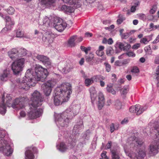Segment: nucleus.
<instances>
[{
	"mask_svg": "<svg viewBox=\"0 0 159 159\" xmlns=\"http://www.w3.org/2000/svg\"><path fill=\"white\" fill-rule=\"evenodd\" d=\"M39 23L40 25H43L48 27L50 24V20L48 17L45 16L42 20H39Z\"/></svg>",
	"mask_w": 159,
	"mask_h": 159,
	"instance_id": "18",
	"label": "nucleus"
},
{
	"mask_svg": "<svg viewBox=\"0 0 159 159\" xmlns=\"http://www.w3.org/2000/svg\"><path fill=\"white\" fill-rule=\"evenodd\" d=\"M155 77L156 80H158L159 78V66H157L156 69V72L155 73Z\"/></svg>",
	"mask_w": 159,
	"mask_h": 159,
	"instance_id": "40",
	"label": "nucleus"
},
{
	"mask_svg": "<svg viewBox=\"0 0 159 159\" xmlns=\"http://www.w3.org/2000/svg\"><path fill=\"white\" fill-rule=\"evenodd\" d=\"M7 101L6 104H5L4 101L2 103H0V113L2 115H4L6 112V106L10 107L11 106L14 108L16 107H20L21 108H23L25 106V99L24 97L20 98H16L13 104H11V98L9 97Z\"/></svg>",
	"mask_w": 159,
	"mask_h": 159,
	"instance_id": "5",
	"label": "nucleus"
},
{
	"mask_svg": "<svg viewBox=\"0 0 159 159\" xmlns=\"http://www.w3.org/2000/svg\"><path fill=\"white\" fill-rule=\"evenodd\" d=\"M112 85L111 84H110L108 85L107 86L106 89L107 91L109 93H111L113 94H114L116 93V91L112 88Z\"/></svg>",
	"mask_w": 159,
	"mask_h": 159,
	"instance_id": "31",
	"label": "nucleus"
},
{
	"mask_svg": "<svg viewBox=\"0 0 159 159\" xmlns=\"http://www.w3.org/2000/svg\"><path fill=\"white\" fill-rule=\"evenodd\" d=\"M104 49V46H99L98 50L96 51V54L98 56H102L104 54V53L103 51Z\"/></svg>",
	"mask_w": 159,
	"mask_h": 159,
	"instance_id": "28",
	"label": "nucleus"
},
{
	"mask_svg": "<svg viewBox=\"0 0 159 159\" xmlns=\"http://www.w3.org/2000/svg\"><path fill=\"white\" fill-rule=\"evenodd\" d=\"M107 152H103L101 154V158L100 159H109V158L106 155Z\"/></svg>",
	"mask_w": 159,
	"mask_h": 159,
	"instance_id": "43",
	"label": "nucleus"
},
{
	"mask_svg": "<svg viewBox=\"0 0 159 159\" xmlns=\"http://www.w3.org/2000/svg\"><path fill=\"white\" fill-rule=\"evenodd\" d=\"M111 159H119L120 152L116 149H111Z\"/></svg>",
	"mask_w": 159,
	"mask_h": 159,
	"instance_id": "20",
	"label": "nucleus"
},
{
	"mask_svg": "<svg viewBox=\"0 0 159 159\" xmlns=\"http://www.w3.org/2000/svg\"><path fill=\"white\" fill-rule=\"evenodd\" d=\"M5 135V131L0 130V140H2L4 137Z\"/></svg>",
	"mask_w": 159,
	"mask_h": 159,
	"instance_id": "44",
	"label": "nucleus"
},
{
	"mask_svg": "<svg viewBox=\"0 0 159 159\" xmlns=\"http://www.w3.org/2000/svg\"><path fill=\"white\" fill-rule=\"evenodd\" d=\"M20 115L21 117H24L26 115V114L24 111H22L20 112Z\"/></svg>",
	"mask_w": 159,
	"mask_h": 159,
	"instance_id": "64",
	"label": "nucleus"
},
{
	"mask_svg": "<svg viewBox=\"0 0 159 159\" xmlns=\"http://www.w3.org/2000/svg\"><path fill=\"white\" fill-rule=\"evenodd\" d=\"M0 151L5 155L7 156L11 155L13 152V150L11 149V146L8 144L5 146H3L0 147Z\"/></svg>",
	"mask_w": 159,
	"mask_h": 159,
	"instance_id": "14",
	"label": "nucleus"
},
{
	"mask_svg": "<svg viewBox=\"0 0 159 159\" xmlns=\"http://www.w3.org/2000/svg\"><path fill=\"white\" fill-rule=\"evenodd\" d=\"M112 76L113 77L112 80V81L113 82L116 81V75L114 74H112Z\"/></svg>",
	"mask_w": 159,
	"mask_h": 159,
	"instance_id": "62",
	"label": "nucleus"
},
{
	"mask_svg": "<svg viewBox=\"0 0 159 159\" xmlns=\"http://www.w3.org/2000/svg\"><path fill=\"white\" fill-rule=\"evenodd\" d=\"M126 45L124 46L123 51H128L131 48V46L130 44L126 43Z\"/></svg>",
	"mask_w": 159,
	"mask_h": 159,
	"instance_id": "46",
	"label": "nucleus"
},
{
	"mask_svg": "<svg viewBox=\"0 0 159 159\" xmlns=\"http://www.w3.org/2000/svg\"><path fill=\"white\" fill-rule=\"evenodd\" d=\"M115 65L116 66H122V61H116L115 63Z\"/></svg>",
	"mask_w": 159,
	"mask_h": 159,
	"instance_id": "58",
	"label": "nucleus"
},
{
	"mask_svg": "<svg viewBox=\"0 0 159 159\" xmlns=\"http://www.w3.org/2000/svg\"><path fill=\"white\" fill-rule=\"evenodd\" d=\"M129 61V60L128 59L124 60L122 61V65H124L128 64Z\"/></svg>",
	"mask_w": 159,
	"mask_h": 159,
	"instance_id": "55",
	"label": "nucleus"
},
{
	"mask_svg": "<svg viewBox=\"0 0 159 159\" xmlns=\"http://www.w3.org/2000/svg\"><path fill=\"white\" fill-rule=\"evenodd\" d=\"M157 7L156 5H153L152 8L150 10V13L151 14H154L156 11H157Z\"/></svg>",
	"mask_w": 159,
	"mask_h": 159,
	"instance_id": "39",
	"label": "nucleus"
},
{
	"mask_svg": "<svg viewBox=\"0 0 159 159\" xmlns=\"http://www.w3.org/2000/svg\"><path fill=\"white\" fill-rule=\"evenodd\" d=\"M154 131L156 133L155 140L149 145V151L148 155L150 157L155 155L158 153L159 149V125L154 127Z\"/></svg>",
	"mask_w": 159,
	"mask_h": 159,
	"instance_id": "6",
	"label": "nucleus"
},
{
	"mask_svg": "<svg viewBox=\"0 0 159 159\" xmlns=\"http://www.w3.org/2000/svg\"><path fill=\"white\" fill-rule=\"evenodd\" d=\"M72 92L70 84L63 83L61 87L57 88L54 92V102L55 105L58 106L68 100Z\"/></svg>",
	"mask_w": 159,
	"mask_h": 159,
	"instance_id": "3",
	"label": "nucleus"
},
{
	"mask_svg": "<svg viewBox=\"0 0 159 159\" xmlns=\"http://www.w3.org/2000/svg\"><path fill=\"white\" fill-rule=\"evenodd\" d=\"M130 34L128 33H125L122 34V39H127L130 36Z\"/></svg>",
	"mask_w": 159,
	"mask_h": 159,
	"instance_id": "45",
	"label": "nucleus"
},
{
	"mask_svg": "<svg viewBox=\"0 0 159 159\" xmlns=\"http://www.w3.org/2000/svg\"><path fill=\"white\" fill-rule=\"evenodd\" d=\"M98 107L99 110H101L104 106L105 99L102 93H100L98 94Z\"/></svg>",
	"mask_w": 159,
	"mask_h": 159,
	"instance_id": "15",
	"label": "nucleus"
},
{
	"mask_svg": "<svg viewBox=\"0 0 159 159\" xmlns=\"http://www.w3.org/2000/svg\"><path fill=\"white\" fill-rule=\"evenodd\" d=\"M77 140V139L76 136H73V135H71V136L69 137V143L68 144H69L70 145V148H73L74 147Z\"/></svg>",
	"mask_w": 159,
	"mask_h": 159,
	"instance_id": "21",
	"label": "nucleus"
},
{
	"mask_svg": "<svg viewBox=\"0 0 159 159\" xmlns=\"http://www.w3.org/2000/svg\"><path fill=\"white\" fill-rule=\"evenodd\" d=\"M76 114H75L73 111L69 110H66L65 111L59 114L57 116V121L62 127H64L67 125L69 122V119H71Z\"/></svg>",
	"mask_w": 159,
	"mask_h": 159,
	"instance_id": "7",
	"label": "nucleus"
},
{
	"mask_svg": "<svg viewBox=\"0 0 159 159\" xmlns=\"http://www.w3.org/2000/svg\"><path fill=\"white\" fill-rule=\"evenodd\" d=\"M137 15L138 16V18L139 19L143 20H146V16L145 14H139Z\"/></svg>",
	"mask_w": 159,
	"mask_h": 159,
	"instance_id": "41",
	"label": "nucleus"
},
{
	"mask_svg": "<svg viewBox=\"0 0 159 159\" xmlns=\"http://www.w3.org/2000/svg\"><path fill=\"white\" fill-rule=\"evenodd\" d=\"M76 38V36H73L70 38L68 42V45L69 46L72 47L75 45V41Z\"/></svg>",
	"mask_w": 159,
	"mask_h": 159,
	"instance_id": "27",
	"label": "nucleus"
},
{
	"mask_svg": "<svg viewBox=\"0 0 159 159\" xmlns=\"http://www.w3.org/2000/svg\"><path fill=\"white\" fill-rule=\"evenodd\" d=\"M74 0H62L63 1L66 3H69L70 4H74L75 3L74 2H71V1H73Z\"/></svg>",
	"mask_w": 159,
	"mask_h": 159,
	"instance_id": "59",
	"label": "nucleus"
},
{
	"mask_svg": "<svg viewBox=\"0 0 159 159\" xmlns=\"http://www.w3.org/2000/svg\"><path fill=\"white\" fill-rule=\"evenodd\" d=\"M20 51V52L21 55L22 56H25L27 54L26 50L25 49H21Z\"/></svg>",
	"mask_w": 159,
	"mask_h": 159,
	"instance_id": "52",
	"label": "nucleus"
},
{
	"mask_svg": "<svg viewBox=\"0 0 159 159\" xmlns=\"http://www.w3.org/2000/svg\"><path fill=\"white\" fill-rule=\"evenodd\" d=\"M118 17L119 18L117 20V23L118 24H120L123 20H125V17L121 14H119Z\"/></svg>",
	"mask_w": 159,
	"mask_h": 159,
	"instance_id": "35",
	"label": "nucleus"
},
{
	"mask_svg": "<svg viewBox=\"0 0 159 159\" xmlns=\"http://www.w3.org/2000/svg\"><path fill=\"white\" fill-rule=\"evenodd\" d=\"M5 20L6 23V26L13 27V26L14 25V22L13 20L9 16H6Z\"/></svg>",
	"mask_w": 159,
	"mask_h": 159,
	"instance_id": "23",
	"label": "nucleus"
},
{
	"mask_svg": "<svg viewBox=\"0 0 159 159\" xmlns=\"http://www.w3.org/2000/svg\"><path fill=\"white\" fill-rule=\"evenodd\" d=\"M55 28L58 31H63L66 26V24L63 22L61 19L56 18L55 19Z\"/></svg>",
	"mask_w": 159,
	"mask_h": 159,
	"instance_id": "13",
	"label": "nucleus"
},
{
	"mask_svg": "<svg viewBox=\"0 0 159 159\" xmlns=\"http://www.w3.org/2000/svg\"><path fill=\"white\" fill-rule=\"evenodd\" d=\"M140 46V44L139 43H136L132 47V48L134 49H137Z\"/></svg>",
	"mask_w": 159,
	"mask_h": 159,
	"instance_id": "50",
	"label": "nucleus"
},
{
	"mask_svg": "<svg viewBox=\"0 0 159 159\" xmlns=\"http://www.w3.org/2000/svg\"><path fill=\"white\" fill-rule=\"evenodd\" d=\"M7 11L8 14L12 15L15 12V10L12 7H10L7 9Z\"/></svg>",
	"mask_w": 159,
	"mask_h": 159,
	"instance_id": "37",
	"label": "nucleus"
},
{
	"mask_svg": "<svg viewBox=\"0 0 159 159\" xmlns=\"http://www.w3.org/2000/svg\"><path fill=\"white\" fill-rule=\"evenodd\" d=\"M131 71L133 73H137L139 72V70L137 67L134 66L131 70Z\"/></svg>",
	"mask_w": 159,
	"mask_h": 159,
	"instance_id": "48",
	"label": "nucleus"
},
{
	"mask_svg": "<svg viewBox=\"0 0 159 159\" xmlns=\"http://www.w3.org/2000/svg\"><path fill=\"white\" fill-rule=\"evenodd\" d=\"M73 69V66L69 64H66L64 68V70L65 72H69L71 71Z\"/></svg>",
	"mask_w": 159,
	"mask_h": 159,
	"instance_id": "32",
	"label": "nucleus"
},
{
	"mask_svg": "<svg viewBox=\"0 0 159 159\" xmlns=\"http://www.w3.org/2000/svg\"><path fill=\"white\" fill-rule=\"evenodd\" d=\"M9 74V72L7 70L3 71L2 74L0 75V79L2 81H6L7 80L8 76Z\"/></svg>",
	"mask_w": 159,
	"mask_h": 159,
	"instance_id": "24",
	"label": "nucleus"
},
{
	"mask_svg": "<svg viewBox=\"0 0 159 159\" xmlns=\"http://www.w3.org/2000/svg\"><path fill=\"white\" fill-rule=\"evenodd\" d=\"M125 45L122 43L120 42L119 43V48L121 50H123L124 48Z\"/></svg>",
	"mask_w": 159,
	"mask_h": 159,
	"instance_id": "54",
	"label": "nucleus"
},
{
	"mask_svg": "<svg viewBox=\"0 0 159 159\" xmlns=\"http://www.w3.org/2000/svg\"><path fill=\"white\" fill-rule=\"evenodd\" d=\"M136 40V39L135 38H133L132 37H130L128 40L129 42L130 43H133L134 41Z\"/></svg>",
	"mask_w": 159,
	"mask_h": 159,
	"instance_id": "63",
	"label": "nucleus"
},
{
	"mask_svg": "<svg viewBox=\"0 0 159 159\" xmlns=\"http://www.w3.org/2000/svg\"><path fill=\"white\" fill-rule=\"evenodd\" d=\"M110 131L111 133H112L114 132L115 130L114 125L113 123H112L110 126Z\"/></svg>",
	"mask_w": 159,
	"mask_h": 159,
	"instance_id": "56",
	"label": "nucleus"
},
{
	"mask_svg": "<svg viewBox=\"0 0 159 159\" xmlns=\"http://www.w3.org/2000/svg\"><path fill=\"white\" fill-rule=\"evenodd\" d=\"M140 42L141 43H143L146 44L147 43V42H148V41L146 38H144L141 39Z\"/></svg>",
	"mask_w": 159,
	"mask_h": 159,
	"instance_id": "53",
	"label": "nucleus"
},
{
	"mask_svg": "<svg viewBox=\"0 0 159 159\" xmlns=\"http://www.w3.org/2000/svg\"><path fill=\"white\" fill-rule=\"evenodd\" d=\"M106 66V71L108 72H109L110 71L111 69V65L108 64H107Z\"/></svg>",
	"mask_w": 159,
	"mask_h": 159,
	"instance_id": "57",
	"label": "nucleus"
},
{
	"mask_svg": "<svg viewBox=\"0 0 159 159\" xmlns=\"http://www.w3.org/2000/svg\"><path fill=\"white\" fill-rule=\"evenodd\" d=\"M94 82L93 80L92 79V77L90 79H86L85 80L84 83L85 85L87 86H89L92 84Z\"/></svg>",
	"mask_w": 159,
	"mask_h": 159,
	"instance_id": "33",
	"label": "nucleus"
},
{
	"mask_svg": "<svg viewBox=\"0 0 159 159\" xmlns=\"http://www.w3.org/2000/svg\"><path fill=\"white\" fill-rule=\"evenodd\" d=\"M113 42V40L111 38H110L107 40V43L109 44H111Z\"/></svg>",
	"mask_w": 159,
	"mask_h": 159,
	"instance_id": "61",
	"label": "nucleus"
},
{
	"mask_svg": "<svg viewBox=\"0 0 159 159\" xmlns=\"http://www.w3.org/2000/svg\"><path fill=\"white\" fill-rule=\"evenodd\" d=\"M53 83V81L49 80L42 85V87L43 92L46 96H49L50 95L52 90V88L54 85Z\"/></svg>",
	"mask_w": 159,
	"mask_h": 159,
	"instance_id": "9",
	"label": "nucleus"
},
{
	"mask_svg": "<svg viewBox=\"0 0 159 159\" xmlns=\"http://www.w3.org/2000/svg\"><path fill=\"white\" fill-rule=\"evenodd\" d=\"M93 79V80L94 81L96 82H98L100 81L101 80H104L105 79V77L100 75H96L92 77Z\"/></svg>",
	"mask_w": 159,
	"mask_h": 159,
	"instance_id": "29",
	"label": "nucleus"
},
{
	"mask_svg": "<svg viewBox=\"0 0 159 159\" xmlns=\"http://www.w3.org/2000/svg\"><path fill=\"white\" fill-rule=\"evenodd\" d=\"M126 54L129 57H134L135 56V54L132 52L129 51L126 53Z\"/></svg>",
	"mask_w": 159,
	"mask_h": 159,
	"instance_id": "49",
	"label": "nucleus"
},
{
	"mask_svg": "<svg viewBox=\"0 0 159 159\" xmlns=\"http://www.w3.org/2000/svg\"><path fill=\"white\" fill-rule=\"evenodd\" d=\"M94 57V54L92 53H90L86 57V61L87 62H90L93 60Z\"/></svg>",
	"mask_w": 159,
	"mask_h": 159,
	"instance_id": "34",
	"label": "nucleus"
},
{
	"mask_svg": "<svg viewBox=\"0 0 159 159\" xmlns=\"http://www.w3.org/2000/svg\"><path fill=\"white\" fill-rule=\"evenodd\" d=\"M12 28V27L11 26L9 27V26L6 25V27L3 28L1 32L2 33H5L8 30H11Z\"/></svg>",
	"mask_w": 159,
	"mask_h": 159,
	"instance_id": "42",
	"label": "nucleus"
},
{
	"mask_svg": "<svg viewBox=\"0 0 159 159\" xmlns=\"http://www.w3.org/2000/svg\"><path fill=\"white\" fill-rule=\"evenodd\" d=\"M80 49L83 51H84L86 54H87L88 53V51L90 50L91 48L88 47L87 48H86L84 46H81L80 47Z\"/></svg>",
	"mask_w": 159,
	"mask_h": 159,
	"instance_id": "38",
	"label": "nucleus"
},
{
	"mask_svg": "<svg viewBox=\"0 0 159 159\" xmlns=\"http://www.w3.org/2000/svg\"><path fill=\"white\" fill-rule=\"evenodd\" d=\"M31 100L32 103L30 105L27 116L30 119H32L39 117L42 115L43 110L37 108L42 105L43 98L40 93L35 90L31 95Z\"/></svg>",
	"mask_w": 159,
	"mask_h": 159,
	"instance_id": "2",
	"label": "nucleus"
},
{
	"mask_svg": "<svg viewBox=\"0 0 159 159\" xmlns=\"http://www.w3.org/2000/svg\"><path fill=\"white\" fill-rule=\"evenodd\" d=\"M19 52L16 48H13L11 50L8 52V54L10 57L12 59V60H15L16 58L17 54Z\"/></svg>",
	"mask_w": 159,
	"mask_h": 159,
	"instance_id": "22",
	"label": "nucleus"
},
{
	"mask_svg": "<svg viewBox=\"0 0 159 159\" xmlns=\"http://www.w3.org/2000/svg\"><path fill=\"white\" fill-rule=\"evenodd\" d=\"M55 36V35L52 32L47 31L43 34L42 39L46 43L51 44L53 42V39Z\"/></svg>",
	"mask_w": 159,
	"mask_h": 159,
	"instance_id": "12",
	"label": "nucleus"
},
{
	"mask_svg": "<svg viewBox=\"0 0 159 159\" xmlns=\"http://www.w3.org/2000/svg\"><path fill=\"white\" fill-rule=\"evenodd\" d=\"M116 106V108L117 109H120L121 108V105L120 102L119 101H117L116 102V103L115 104Z\"/></svg>",
	"mask_w": 159,
	"mask_h": 159,
	"instance_id": "47",
	"label": "nucleus"
},
{
	"mask_svg": "<svg viewBox=\"0 0 159 159\" xmlns=\"http://www.w3.org/2000/svg\"><path fill=\"white\" fill-rule=\"evenodd\" d=\"M36 58L39 61H42L45 65L47 64H48L50 63V62L49 61V58L46 56L38 55L36 56Z\"/></svg>",
	"mask_w": 159,
	"mask_h": 159,
	"instance_id": "17",
	"label": "nucleus"
},
{
	"mask_svg": "<svg viewBox=\"0 0 159 159\" xmlns=\"http://www.w3.org/2000/svg\"><path fill=\"white\" fill-rule=\"evenodd\" d=\"M24 62V59L21 58L15 61L12 63L11 69L14 74H18L22 70Z\"/></svg>",
	"mask_w": 159,
	"mask_h": 159,
	"instance_id": "8",
	"label": "nucleus"
},
{
	"mask_svg": "<svg viewBox=\"0 0 159 159\" xmlns=\"http://www.w3.org/2000/svg\"><path fill=\"white\" fill-rule=\"evenodd\" d=\"M89 91L90 93V96L92 100L93 98L96 97L95 88L94 87H91L90 88Z\"/></svg>",
	"mask_w": 159,
	"mask_h": 159,
	"instance_id": "30",
	"label": "nucleus"
},
{
	"mask_svg": "<svg viewBox=\"0 0 159 159\" xmlns=\"http://www.w3.org/2000/svg\"><path fill=\"white\" fill-rule=\"evenodd\" d=\"M135 134H133L132 136L128 138L127 141L130 143L131 150L135 154V157L137 158H143L145 156V153L143 150H141L143 143L142 140L135 136Z\"/></svg>",
	"mask_w": 159,
	"mask_h": 159,
	"instance_id": "4",
	"label": "nucleus"
},
{
	"mask_svg": "<svg viewBox=\"0 0 159 159\" xmlns=\"http://www.w3.org/2000/svg\"><path fill=\"white\" fill-rule=\"evenodd\" d=\"M48 75L47 69L43 68L40 65H36L34 74L31 73L30 69H28L21 81L18 79L16 82L20 83V89L27 90L30 87L35 86L37 81H44Z\"/></svg>",
	"mask_w": 159,
	"mask_h": 159,
	"instance_id": "1",
	"label": "nucleus"
},
{
	"mask_svg": "<svg viewBox=\"0 0 159 159\" xmlns=\"http://www.w3.org/2000/svg\"><path fill=\"white\" fill-rule=\"evenodd\" d=\"M84 125H83V122L81 121H80L79 124L75 125L73 130V133L74 134L77 135L79 130L83 128Z\"/></svg>",
	"mask_w": 159,
	"mask_h": 159,
	"instance_id": "16",
	"label": "nucleus"
},
{
	"mask_svg": "<svg viewBox=\"0 0 159 159\" xmlns=\"http://www.w3.org/2000/svg\"><path fill=\"white\" fill-rule=\"evenodd\" d=\"M112 142L111 141H108V143L105 146L106 149H110L111 146Z\"/></svg>",
	"mask_w": 159,
	"mask_h": 159,
	"instance_id": "51",
	"label": "nucleus"
},
{
	"mask_svg": "<svg viewBox=\"0 0 159 159\" xmlns=\"http://www.w3.org/2000/svg\"><path fill=\"white\" fill-rule=\"evenodd\" d=\"M147 108L146 107H141V105L138 104L131 106L129 110L131 113H136L137 115H139L141 114Z\"/></svg>",
	"mask_w": 159,
	"mask_h": 159,
	"instance_id": "11",
	"label": "nucleus"
},
{
	"mask_svg": "<svg viewBox=\"0 0 159 159\" xmlns=\"http://www.w3.org/2000/svg\"><path fill=\"white\" fill-rule=\"evenodd\" d=\"M56 0H41V4L46 6L52 5L55 3Z\"/></svg>",
	"mask_w": 159,
	"mask_h": 159,
	"instance_id": "25",
	"label": "nucleus"
},
{
	"mask_svg": "<svg viewBox=\"0 0 159 159\" xmlns=\"http://www.w3.org/2000/svg\"><path fill=\"white\" fill-rule=\"evenodd\" d=\"M26 149V150L25 152V159H34V154L37 152L36 148L32 146L28 147Z\"/></svg>",
	"mask_w": 159,
	"mask_h": 159,
	"instance_id": "10",
	"label": "nucleus"
},
{
	"mask_svg": "<svg viewBox=\"0 0 159 159\" xmlns=\"http://www.w3.org/2000/svg\"><path fill=\"white\" fill-rule=\"evenodd\" d=\"M68 145L67 146L63 142L60 143L59 145H57V147L58 149L61 152H64L68 149Z\"/></svg>",
	"mask_w": 159,
	"mask_h": 159,
	"instance_id": "19",
	"label": "nucleus"
},
{
	"mask_svg": "<svg viewBox=\"0 0 159 159\" xmlns=\"http://www.w3.org/2000/svg\"><path fill=\"white\" fill-rule=\"evenodd\" d=\"M154 62L156 64H159V57L158 56L156 57L155 59Z\"/></svg>",
	"mask_w": 159,
	"mask_h": 159,
	"instance_id": "60",
	"label": "nucleus"
},
{
	"mask_svg": "<svg viewBox=\"0 0 159 159\" xmlns=\"http://www.w3.org/2000/svg\"><path fill=\"white\" fill-rule=\"evenodd\" d=\"M24 32L21 30L20 29H18L16 32V37L18 38H21L24 35Z\"/></svg>",
	"mask_w": 159,
	"mask_h": 159,
	"instance_id": "36",
	"label": "nucleus"
},
{
	"mask_svg": "<svg viewBox=\"0 0 159 159\" xmlns=\"http://www.w3.org/2000/svg\"><path fill=\"white\" fill-rule=\"evenodd\" d=\"M61 9L67 13H72L73 11V9L72 7L66 5H63L61 7Z\"/></svg>",
	"mask_w": 159,
	"mask_h": 159,
	"instance_id": "26",
	"label": "nucleus"
}]
</instances>
